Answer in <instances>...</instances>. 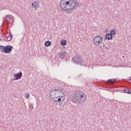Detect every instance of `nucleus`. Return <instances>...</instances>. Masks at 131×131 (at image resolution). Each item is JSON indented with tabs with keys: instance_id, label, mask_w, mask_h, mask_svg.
<instances>
[{
	"instance_id": "aec40b11",
	"label": "nucleus",
	"mask_w": 131,
	"mask_h": 131,
	"mask_svg": "<svg viewBox=\"0 0 131 131\" xmlns=\"http://www.w3.org/2000/svg\"><path fill=\"white\" fill-rule=\"evenodd\" d=\"M60 99H61L62 102H64V101L65 100V96L60 97Z\"/></svg>"
},
{
	"instance_id": "393cba45",
	"label": "nucleus",
	"mask_w": 131,
	"mask_h": 131,
	"mask_svg": "<svg viewBox=\"0 0 131 131\" xmlns=\"http://www.w3.org/2000/svg\"><path fill=\"white\" fill-rule=\"evenodd\" d=\"M129 80L131 81V76L129 78Z\"/></svg>"
},
{
	"instance_id": "20e7f679",
	"label": "nucleus",
	"mask_w": 131,
	"mask_h": 131,
	"mask_svg": "<svg viewBox=\"0 0 131 131\" xmlns=\"http://www.w3.org/2000/svg\"><path fill=\"white\" fill-rule=\"evenodd\" d=\"M13 50V46L7 45L6 47L0 45V51L5 54H10Z\"/></svg>"
},
{
	"instance_id": "39448f33",
	"label": "nucleus",
	"mask_w": 131,
	"mask_h": 131,
	"mask_svg": "<svg viewBox=\"0 0 131 131\" xmlns=\"http://www.w3.org/2000/svg\"><path fill=\"white\" fill-rule=\"evenodd\" d=\"M72 61L76 63V64H79L80 65H83V61L80 55H76L72 58Z\"/></svg>"
},
{
	"instance_id": "f3484780",
	"label": "nucleus",
	"mask_w": 131,
	"mask_h": 131,
	"mask_svg": "<svg viewBox=\"0 0 131 131\" xmlns=\"http://www.w3.org/2000/svg\"><path fill=\"white\" fill-rule=\"evenodd\" d=\"M9 35L10 37V39H9V37H8V36H6V39L7 41H10V40H11V39H12V38L13 37V34H12L11 32L9 33Z\"/></svg>"
},
{
	"instance_id": "6ab92c4d",
	"label": "nucleus",
	"mask_w": 131,
	"mask_h": 131,
	"mask_svg": "<svg viewBox=\"0 0 131 131\" xmlns=\"http://www.w3.org/2000/svg\"><path fill=\"white\" fill-rule=\"evenodd\" d=\"M60 95H59V97H65V93L61 90V92H60Z\"/></svg>"
},
{
	"instance_id": "dca6fc26",
	"label": "nucleus",
	"mask_w": 131,
	"mask_h": 131,
	"mask_svg": "<svg viewBox=\"0 0 131 131\" xmlns=\"http://www.w3.org/2000/svg\"><path fill=\"white\" fill-rule=\"evenodd\" d=\"M52 45V43L50 42V41H46L45 43V47H50Z\"/></svg>"
},
{
	"instance_id": "f8f14e48",
	"label": "nucleus",
	"mask_w": 131,
	"mask_h": 131,
	"mask_svg": "<svg viewBox=\"0 0 131 131\" xmlns=\"http://www.w3.org/2000/svg\"><path fill=\"white\" fill-rule=\"evenodd\" d=\"M113 81H116V79H110L107 80L108 84H112V83H113Z\"/></svg>"
},
{
	"instance_id": "b1692460",
	"label": "nucleus",
	"mask_w": 131,
	"mask_h": 131,
	"mask_svg": "<svg viewBox=\"0 0 131 131\" xmlns=\"http://www.w3.org/2000/svg\"><path fill=\"white\" fill-rule=\"evenodd\" d=\"M81 74H80V75H79L78 76H77V77H78V78H79V77H80L81 76Z\"/></svg>"
},
{
	"instance_id": "a211bd4d",
	"label": "nucleus",
	"mask_w": 131,
	"mask_h": 131,
	"mask_svg": "<svg viewBox=\"0 0 131 131\" xmlns=\"http://www.w3.org/2000/svg\"><path fill=\"white\" fill-rule=\"evenodd\" d=\"M5 17L6 18H9V19H11V20H13V19H14V16L11 15H7Z\"/></svg>"
},
{
	"instance_id": "4be33fe9",
	"label": "nucleus",
	"mask_w": 131,
	"mask_h": 131,
	"mask_svg": "<svg viewBox=\"0 0 131 131\" xmlns=\"http://www.w3.org/2000/svg\"><path fill=\"white\" fill-rule=\"evenodd\" d=\"M13 80H18V79H16V77L12 79Z\"/></svg>"
},
{
	"instance_id": "0eeeda50",
	"label": "nucleus",
	"mask_w": 131,
	"mask_h": 131,
	"mask_svg": "<svg viewBox=\"0 0 131 131\" xmlns=\"http://www.w3.org/2000/svg\"><path fill=\"white\" fill-rule=\"evenodd\" d=\"M66 54H67V53L65 51L59 53L58 54V58H59L60 59H63V58L66 57Z\"/></svg>"
},
{
	"instance_id": "6e6552de",
	"label": "nucleus",
	"mask_w": 131,
	"mask_h": 131,
	"mask_svg": "<svg viewBox=\"0 0 131 131\" xmlns=\"http://www.w3.org/2000/svg\"><path fill=\"white\" fill-rule=\"evenodd\" d=\"M22 72H20L18 73H16V74H14L13 75V76H14V77H15V79H20L21 78V77H22Z\"/></svg>"
},
{
	"instance_id": "9d476101",
	"label": "nucleus",
	"mask_w": 131,
	"mask_h": 131,
	"mask_svg": "<svg viewBox=\"0 0 131 131\" xmlns=\"http://www.w3.org/2000/svg\"><path fill=\"white\" fill-rule=\"evenodd\" d=\"M105 38L106 39H107L108 40H111L112 38H113V36H112L109 33H107L105 35Z\"/></svg>"
},
{
	"instance_id": "412c9836",
	"label": "nucleus",
	"mask_w": 131,
	"mask_h": 131,
	"mask_svg": "<svg viewBox=\"0 0 131 131\" xmlns=\"http://www.w3.org/2000/svg\"><path fill=\"white\" fill-rule=\"evenodd\" d=\"M25 98H26V99H29V94H26Z\"/></svg>"
},
{
	"instance_id": "1a4fd4ad",
	"label": "nucleus",
	"mask_w": 131,
	"mask_h": 131,
	"mask_svg": "<svg viewBox=\"0 0 131 131\" xmlns=\"http://www.w3.org/2000/svg\"><path fill=\"white\" fill-rule=\"evenodd\" d=\"M32 7H33L34 9H38V8H39V6L38 5V3H37V2H33L32 3Z\"/></svg>"
},
{
	"instance_id": "4468645a",
	"label": "nucleus",
	"mask_w": 131,
	"mask_h": 131,
	"mask_svg": "<svg viewBox=\"0 0 131 131\" xmlns=\"http://www.w3.org/2000/svg\"><path fill=\"white\" fill-rule=\"evenodd\" d=\"M58 98L57 99V100H56V99H53V101L54 102H56L57 103H60V102H62V99H61V97H59V96L58 97Z\"/></svg>"
},
{
	"instance_id": "f03ea898",
	"label": "nucleus",
	"mask_w": 131,
	"mask_h": 131,
	"mask_svg": "<svg viewBox=\"0 0 131 131\" xmlns=\"http://www.w3.org/2000/svg\"><path fill=\"white\" fill-rule=\"evenodd\" d=\"M71 101L75 104H80L81 102L84 103L86 101V95L83 92L80 91L75 94V97L71 98Z\"/></svg>"
},
{
	"instance_id": "bb28decb",
	"label": "nucleus",
	"mask_w": 131,
	"mask_h": 131,
	"mask_svg": "<svg viewBox=\"0 0 131 131\" xmlns=\"http://www.w3.org/2000/svg\"><path fill=\"white\" fill-rule=\"evenodd\" d=\"M57 98H56V100H58V99H57Z\"/></svg>"
},
{
	"instance_id": "423d86ee",
	"label": "nucleus",
	"mask_w": 131,
	"mask_h": 131,
	"mask_svg": "<svg viewBox=\"0 0 131 131\" xmlns=\"http://www.w3.org/2000/svg\"><path fill=\"white\" fill-rule=\"evenodd\" d=\"M93 41L95 46L99 47L103 41V38L100 36H96L94 38Z\"/></svg>"
},
{
	"instance_id": "ddd939ff",
	"label": "nucleus",
	"mask_w": 131,
	"mask_h": 131,
	"mask_svg": "<svg viewBox=\"0 0 131 131\" xmlns=\"http://www.w3.org/2000/svg\"><path fill=\"white\" fill-rule=\"evenodd\" d=\"M123 93H125V94H130V89L128 88H125L123 90Z\"/></svg>"
},
{
	"instance_id": "7ed1b4c3",
	"label": "nucleus",
	"mask_w": 131,
	"mask_h": 131,
	"mask_svg": "<svg viewBox=\"0 0 131 131\" xmlns=\"http://www.w3.org/2000/svg\"><path fill=\"white\" fill-rule=\"evenodd\" d=\"M61 92H62V89H61V88H58L51 91L50 93V97L51 99L53 100V99H58V98H59L58 94H61Z\"/></svg>"
},
{
	"instance_id": "5701e85b",
	"label": "nucleus",
	"mask_w": 131,
	"mask_h": 131,
	"mask_svg": "<svg viewBox=\"0 0 131 131\" xmlns=\"http://www.w3.org/2000/svg\"><path fill=\"white\" fill-rule=\"evenodd\" d=\"M7 35H5V37H4V39H6L5 40H7Z\"/></svg>"
},
{
	"instance_id": "2eb2a0df",
	"label": "nucleus",
	"mask_w": 131,
	"mask_h": 131,
	"mask_svg": "<svg viewBox=\"0 0 131 131\" xmlns=\"http://www.w3.org/2000/svg\"><path fill=\"white\" fill-rule=\"evenodd\" d=\"M61 46H66L67 45V40H61L60 41Z\"/></svg>"
},
{
	"instance_id": "9b49d317",
	"label": "nucleus",
	"mask_w": 131,
	"mask_h": 131,
	"mask_svg": "<svg viewBox=\"0 0 131 131\" xmlns=\"http://www.w3.org/2000/svg\"><path fill=\"white\" fill-rule=\"evenodd\" d=\"M112 36H113V35H116V30L115 29H111L110 30V33H109Z\"/></svg>"
},
{
	"instance_id": "f257e3e1",
	"label": "nucleus",
	"mask_w": 131,
	"mask_h": 131,
	"mask_svg": "<svg viewBox=\"0 0 131 131\" xmlns=\"http://www.w3.org/2000/svg\"><path fill=\"white\" fill-rule=\"evenodd\" d=\"M78 6L77 1L74 0H61L59 4L60 8L68 14H70L71 10H75Z\"/></svg>"
},
{
	"instance_id": "a878e982",
	"label": "nucleus",
	"mask_w": 131,
	"mask_h": 131,
	"mask_svg": "<svg viewBox=\"0 0 131 131\" xmlns=\"http://www.w3.org/2000/svg\"><path fill=\"white\" fill-rule=\"evenodd\" d=\"M130 94H131V90L130 89Z\"/></svg>"
}]
</instances>
